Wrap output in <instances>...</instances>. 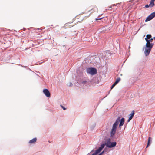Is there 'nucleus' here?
Segmentation results:
<instances>
[{"instance_id":"nucleus-16","label":"nucleus","mask_w":155,"mask_h":155,"mask_svg":"<svg viewBox=\"0 0 155 155\" xmlns=\"http://www.w3.org/2000/svg\"><path fill=\"white\" fill-rule=\"evenodd\" d=\"M117 84H115V83H114L111 86V89H112Z\"/></svg>"},{"instance_id":"nucleus-2","label":"nucleus","mask_w":155,"mask_h":155,"mask_svg":"<svg viewBox=\"0 0 155 155\" xmlns=\"http://www.w3.org/2000/svg\"><path fill=\"white\" fill-rule=\"evenodd\" d=\"M116 144V142H111L110 139L108 138L107 139L105 145L107 147L112 148L115 146Z\"/></svg>"},{"instance_id":"nucleus-22","label":"nucleus","mask_w":155,"mask_h":155,"mask_svg":"<svg viewBox=\"0 0 155 155\" xmlns=\"http://www.w3.org/2000/svg\"><path fill=\"white\" fill-rule=\"evenodd\" d=\"M111 8V6H110V7H109V8Z\"/></svg>"},{"instance_id":"nucleus-20","label":"nucleus","mask_w":155,"mask_h":155,"mask_svg":"<svg viewBox=\"0 0 155 155\" xmlns=\"http://www.w3.org/2000/svg\"><path fill=\"white\" fill-rule=\"evenodd\" d=\"M102 19V18H99V19H97V18H96V20L97 21V20H101Z\"/></svg>"},{"instance_id":"nucleus-4","label":"nucleus","mask_w":155,"mask_h":155,"mask_svg":"<svg viewBox=\"0 0 155 155\" xmlns=\"http://www.w3.org/2000/svg\"><path fill=\"white\" fill-rule=\"evenodd\" d=\"M155 17V12H153L148 17H147L146 19L145 20V21L147 22L148 21L152 19L153 18H154Z\"/></svg>"},{"instance_id":"nucleus-12","label":"nucleus","mask_w":155,"mask_h":155,"mask_svg":"<svg viewBox=\"0 0 155 155\" xmlns=\"http://www.w3.org/2000/svg\"><path fill=\"white\" fill-rule=\"evenodd\" d=\"M151 137H149L148 138V139L147 144V146L146 147V148H147L150 145V141H151Z\"/></svg>"},{"instance_id":"nucleus-1","label":"nucleus","mask_w":155,"mask_h":155,"mask_svg":"<svg viewBox=\"0 0 155 155\" xmlns=\"http://www.w3.org/2000/svg\"><path fill=\"white\" fill-rule=\"evenodd\" d=\"M125 119L124 118H122L120 119V117H118L116 120L115 123L113 124L112 127L110 131V136L111 137H113L116 133L117 127L119 123V127L123 126L124 123Z\"/></svg>"},{"instance_id":"nucleus-11","label":"nucleus","mask_w":155,"mask_h":155,"mask_svg":"<svg viewBox=\"0 0 155 155\" xmlns=\"http://www.w3.org/2000/svg\"><path fill=\"white\" fill-rule=\"evenodd\" d=\"M37 140V138H34L31 140H30L29 143H35Z\"/></svg>"},{"instance_id":"nucleus-8","label":"nucleus","mask_w":155,"mask_h":155,"mask_svg":"<svg viewBox=\"0 0 155 155\" xmlns=\"http://www.w3.org/2000/svg\"><path fill=\"white\" fill-rule=\"evenodd\" d=\"M155 0H151L150 4L148 5H146L145 6V7L147 8L149 7H152L154 6L155 5L154 2Z\"/></svg>"},{"instance_id":"nucleus-10","label":"nucleus","mask_w":155,"mask_h":155,"mask_svg":"<svg viewBox=\"0 0 155 155\" xmlns=\"http://www.w3.org/2000/svg\"><path fill=\"white\" fill-rule=\"evenodd\" d=\"M148 41H149V42L150 43V44H148V45H147V43L146 44V47H153V46L154 45V44L153 43H152V42L153 41V40L151 38L148 40Z\"/></svg>"},{"instance_id":"nucleus-13","label":"nucleus","mask_w":155,"mask_h":155,"mask_svg":"<svg viewBox=\"0 0 155 155\" xmlns=\"http://www.w3.org/2000/svg\"><path fill=\"white\" fill-rule=\"evenodd\" d=\"M134 114V111H133L130 114V117H131L132 118H133Z\"/></svg>"},{"instance_id":"nucleus-21","label":"nucleus","mask_w":155,"mask_h":155,"mask_svg":"<svg viewBox=\"0 0 155 155\" xmlns=\"http://www.w3.org/2000/svg\"><path fill=\"white\" fill-rule=\"evenodd\" d=\"M151 38L153 40V39L154 40L155 39V37H153V38Z\"/></svg>"},{"instance_id":"nucleus-7","label":"nucleus","mask_w":155,"mask_h":155,"mask_svg":"<svg viewBox=\"0 0 155 155\" xmlns=\"http://www.w3.org/2000/svg\"><path fill=\"white\" fill-rule=\"evenodd\" d=\"M43 93L45 95L48 97H50L51 96V94L49 90L47 89H44L43 91Z\"/></svg>"},{"instance_id":"nucleus-5","label":"nucleus","mask_w":155,"mask_h":155,"mask_svg":"<svg viewBox=\"0 0 155 155\" xmlns=\"http://www.w3.org/2000/svg\"><path fill=\"white\" fill-rule=\"evenodd\" d=\"M104 144H102L101 145V147H99L97 150H96L95 152L94 153H93L92 155H96L98 153H99L102 150V149L104 148Z\"/></svg>"},{"instance_id":"nucleus-14","label":"nucleus","mask_w":155,"mask_h":155,"mask_svg":"<svg viewBox=\"0 0 155 155\" xmlns=\"http://www.w3.org/2000/svg\"><path fill=\"white\" fill-rule=\"evenodd\" d=\"M120 78H117L115 82L114 83L117 84L120 81Z\"/></svg>"},{"instance_id":"nucleus-23","label":"nucleus","mask_w":155,"mask_h":155,"mask_svg":"<svg viewBox=\"0 0 155 155\" xmlns=\"http://www.w3.org/2000/svg\"><path fill=\"white\" fill-rule=\"evenodd\" d=\"M86 82H83V83H85Z\"/></svg>"},{"instance_id":"nucleus-15","label":"nucleus","mask_w":155,"mask_h":155,"mask_svg":"<svg viewBox=\"0 0 155 155\" xmlns=\"http://www.w3.org/2000/svg\"><path fill=\"white\" fill-rule=\"evenodd\" d=\"M69 23H66V24H65V26H68V27H72L73 26H72L71 25H69V26H68V25H69Z\"/></svg>"},{"instance_id":"nucleus-19","label":"nucleus","mask_w":155,"mask_h":155,"mask_svg":"<svg viewBox=\"0 0 155 155\" xmlns=\"http://www.w3.org/2000/svg\"><path fill=\"white\" fill-rule=\"evenodd\" d=\"M119 4H120L119 3H117V4H116V5H115V4H114V5H112V6H115V5H116H116H117Z\"/></svg>"},{"instance_id":"nucleus-6","label":"nucleus","mask_w":155,"mask_h":155,"mask_svg":"<svg viewBox=\"0 0 155 155\" xmlns=\"http://www.w3.org/2000/svg\"><path fill=\"white\" fill-rule=\"evenodd\" d=\"M147 48L145 49V50L144 51V54L146 56H147L148 55L150 52V51L151 50L152 48L153 47H146Z\"/></svg>"},{"instance_id":"nucleus-3","label":"nucleus","mask_w":155,"mask_h":155,"mask_svg":"<svg viewBox=\"0 0 155 155\" xmlns=\"http://www.w3.org/2000/svg\"><path fill=\"white\" fill-rule=\"evenodd\" d=\"M87 72L91 75H94L97 73L96 69L93 68H87L86 70Z\"/></svg>"},{"instance_id":"nucleus-24","label":"nucleus","mask_w":155,"mask_h":155,"mask_svg":"<svg viewBox=\"0 0 155 155\" xmlns=\"http://www.w3.org/2000/svg\"><path fill=\"white\" fill-rule=\"evenodd\" d=\"M71 85H72V84L71 83V85L70 86H71Z\"/></svg>"},{"instance_id":"nucleus-18","label":"nucleus","mask_w":155,"mask_h":155,"mask_svg":"<svg viewBox=\"0 0 155 155\" xmlns=\"http://www.w3.org/2000/svg\"><path fill=\"white\" fill-rule=\"evenodd\" d=\"M132 118H131V117H130L129 118V119H128V122H129L131 120V119H132Z\"/></svg>"},{"instance_id":"nucleus-17","label":"nucleus","mask_w":155,"mask_h":155,"mask_svg":"<svg viewBox=\"0 0 155 155\" xmlns=\"http://www.w3.org/2000/svg\"><path fill=\"white\" fill-rule=\"evenodd\" d=\"M60 106L61 107V108H63V109L64 110H66V108H65V107H64L63 106V105H62L61 104L60 105Z\"/></svg>"},{"instance_id":"nucleus-9","label":"nucleus","mask_w":155,"mask_h":155,"mask_svg":"<svg viewBox=\"0 0 155 155\" xmlns=\"http://www.w3.org/2000/svg\"><path fill=\"white\" fill-rule=\"evenodd\" d=\"M152 37L151 35L150 34H148L146 35V38H145V40L147 42V45H148V44H150L149 41L148 40L151 38Z\"/></svg>"}]
</instances>
